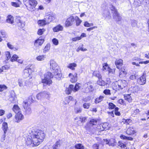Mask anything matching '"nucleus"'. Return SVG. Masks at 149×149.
<instances>
[{"label": "nucleus", "instance_id": "1", "mask_svg": "<svg viewBox=\"0 0 149 149\" xmlns=\"http://www.w3.org/2000/svg\"><path fill=\"white\" fill-rule=\"evenodd\" d=\"M33 141L36 145H38L42 142L45 138V134L43 132L39 130L32 132V134Z\"/></svg>", "mask_w": 149, "mask_h": 149}, {"label": "nucleus", "instance_id": "2", "mask_svg": "<svg viewBox=\"0 0 149 149\" xmlns=\"http://www.w3.org/2000/svg\"><path fill=\"white\" fill-rule=\"evenodd\" d=\"M50 69L52 72L54 73V77L58 79L61 78L62 77V74L56 63L53 60H51L50 61Z\"/></svg>", "mask_w": 149, "mask_h": 149}, {"label": "nucleus", "instance_id": "3", "mask_svg": "<svg viewBox=\"0 0 149 149\" xmlns=\"http://www.w3.org/2000/svg\"><path fill=\"white\" fill-rule=\"evenodd\" d=\"M54 77V74L52 75L50 72H47L44 75V79H42V82L46 84L49 85L52 84V81L51 79Z\"/></svg>", "mask_w": 149, "mask_h": 149}, {"label": "nucleus", "instance_id": "4", "mask_svg": "<svg viewBox=\"0 0 149 149\" xmlns=\"http://www.w3.org/2000/svg\"><path fill=\"white\" fill-rule=\"evenodd\" d=\"M109 8H110L112 13L113 14V18L115 20L119 21L121 20L122 17L118 13L117 10L112 5H110Z\"/></svg>", "mask_w": 149, "mask_h": 149}, {"label": "nucleus", "instance_id": "5", "mask_svg": "<svg viewBox=\"0 0 149 149\" xmlns=\"http://www.w3.org/2000/svg\"><path fill=\"white\" fill-rule=\"evenodd\" d=\"M102 15L105 19H110L111 17L110 12L108 9V7L105 5H102Z\"/></svg>", "mask_w": 149, "mask_h": 149}, {"label": "nucleus", "instance_id": "6", "mask_svg": "<svg viewBox=\"0 0 149 149\" xmlns=\"http://www.w3.org/2000/svg\"><path fill=\"white\" fill-rule=\"evenodd\" d=\"M50 95L49 93L44 91L37 94L36 97L38 100H40L45 98H48L50 97Z\"/></svg>", "mask_w": 149, "mask_h": 149}, {"label": "nucleus", "instance_id": "7", "mask_svg": "<svg viewBox=\"0 0 149 149\" xmlns=\"http://www.w3.org/2000/svg\"><path fill=\"white\" fill-rule=\"evenodd\" d=\"M29 5L27 9L30 11H33L35 10V7L38 4L37 2L35 0H29Z\"/></svg>", "mask_w": 149, "mask_h": 149}, {"label": "nucleus", "instance_id": "8", "mask_svg": "<svg viewBox=\"0 0 149 149\" xmlns=\"http://www.w3.org/2000/svg\"><path fill=\"white\" fill-rule=\"evenodd\" d=\"M74 21V19L72 16H70L68 18L65 22V26L66 27H68L71 26Z\"/></svg>", "mask_w": 149, "mask_h": 149}, {"label": "nucleus", "instance_id": "9", "mask_svg": "<svg viewBox=\"0 0 149 149\" xmlns=\"http://www.w3.org/2000/svg\"><path fill=\"white\" fill-rule=\"evenodd\" d=\"M55 18V14L53 13H50L47 15L45 18L48 24H49L50 22L54 20Z\"/></svg>", "mask_w": 149, "mask_h": 149}, {"label": "nucleus", "instance_id": "10", "mask_svg": "<svg viewBox=\"0 0 149 149\" xmlns=\"http://www.w3.org/2000/svg\"><path fill=\"white\" fill-rule=\"evenodd\" d=\"M24 118V116L22 114L21 112H19L16 114L15 115L14 121L15 122L19 123Z\"/></svg>", "mask_w": 149, "mask_h": 149}, {"label": "nucleus", "instance_id": "11", "mask_svg": "<svg viewBox=\"0 0 149 149\" xmlns=\"http://www.w3.org/2000/svg\"><path fill=\"white\" fill-rule=\"evenodd\" d=\"M84 87L85 88V92L88 93L93 89V86L91 85L90 82H88L84 85Z\"/></svg>", "mask_w": 149, "mask_h": 149}, {"label": "nucleus", "instance_id": "12", "mask_svg": "<svg viewBox=\"0 0 149 149\" xmlns=\"http://www.w3.org/2000/svg\"><path fill=\"white\" fill-rule=\"evenodd\" d=\"M31 138H27L26 140V144L27 145H30L32 146H37L38 145H36L34 141H33V137L32 134H31Z\"/></svg>", "mask_w": 149, "mask_h": 149}, {"label": "nucleus", "instance_id": "13", "mask_svg": "<svg viewBox=\"0 0 149 149\" xmlns=\"http://www.w3.org/2000/svg\"><path fill=\"white\" fill-rule=\"evenodd\" d=\"M44 40L41 37H40L38 39L35 40L34 42V45L36 47H38L41 46L43 43Z\"/></svg>", "mask_w": 149, "mask_h": 149}, {"label": "nucleus", "instance_id": "14", "mask_svg": "<svg viewBox=\"0 0 149 149\" xmlns=\"http://www.w3.org/2000/svg\"><path fill=\"white\" fill-rule=\"evenodd\" d=\"M120 89H121L124 88L127 85V83L125 80H120L118 81Z\"/></svg>", "mask_w": 149, "mask_h": 149}, {"label": "nucleus", "instance_id": "15", "mask_svg": "<svg viewBox=\"0 0 149 149\" xmlns=\"http://www.w3.org/2000/svg\"><path fill=\"white\" fill-rule=\"evenodd\" d=\"M30 66L29 65L28 66L26 67L24 70V75L25 77H29L30 75V73H31V70L30 68Z\"/></svg>", "mask_w": 149, "mask_h": 149}, {"label": "nucleus", "instance_id": "16", "mask_svg": "<svg viewBox=\"0 0 149 149\" xmlns=\"http://www.w3.org/2000/svg\"><path fill=\"white\" fill-rule=\"evenodd\" d=\"M138 83L140 85H143L146 82V77L144 75H143L140 78H139L138 80Z\"/></svg>", "mask_w": 149, "mask_h": 149}, {"label": "nucleus", "instance_id": "17", "mask_svg": "<svg viewBox=\"0 0 149 149\" xmlns=\"http://www.w3.org/2000/svg\"><path fill=\"white\" fill-rule=\"evenodd\" d=\"M115 65L116 66V67L118 69H119L123 64V60L121 59H117L116 60Z\"/></svg>", "mask_w": 149, "mask_h": 149}, {"label": "nucleus", "instance_id": "18", "mask_svg": "<svg viewBox=\"0 0 149 149\" xmlns=\"http://www.w3.org/2000/svg\"><path fill=\"white\" fill-rule=\"evenodd\" d=\"M77 73L74 74L73 75H72L71 73L69 74V77H71L70 80L72 82H76L77 80Z\"/></svg>", "mask_w": 149, "mask_h": 149}, {"label": "nucleus", "instance_id": "19", "mask_svg": "<svg viewBox=\"0 0 149 149\" xmlns=\"http://www.w3.org/2000/svg\"><path fill=\"white\" fill-rule=\"evenodd\" d=\"M63 29V26L60 24L54 27L53 29L54 32H57L59 31H62Z\"/></svg>", "mask_w": 149, "mask_h": 149}, {"label": "nucleus", "instance_id": "20", "mask_svg": "<svg viewBox=\"0 0 149 149\" xmlns=\"http://www.w3.org/2000/svg\"><path fill=\"white\" fill-rule=\"evenodd\" d=\"M72 91H73V85H70L68 88H66L65 92L66 94H69Z\"/></svg>", "mask_w": 149, "mask_h": 149}, {"label": "nucleus", "instance_id": "21", "mask_svg": "<svg viewBox=\"0 0 149 149\" xmlns=\"http://www.w3.org/2000/svg\"><path fill=\"white\" fill-rule=\"evenodd\" d=\"M13 111L16 114L19 112H21L20 109L17 105H14L13 108Z\"/></svg>", "mask_w": 149, "mask_h": 149}, {"label": "nucleus", "instance_id": "22", "mask_svg": "<svg viewBox=\"0 0 149 149\" xmlns=\"http://www.w3.org/2000/svg\"><path fill=\"white\" fill-rule=\"evenodd\" d=\"M38 23L39 25L42 26L45 25L47 24H48L47 22H46V20L45 18L42 20H38Z\"/></svg>", "mask_w": 149, "mask_h": 149}, {"label": "nucleus", "instance_id": "23", "mask_svg": "<svg viewBox=\"0 0 149 149\" xmlns=\"http://www.w3.org/2000/svg\"><path fill=\"white\" fill-rule=\"evenodd\" d=\"M126 132L127 134L131 135L134 134L135 132L133 128L130 127L127 129Z\"/></svg>", "mask_w": 149, "mask_h": 149}, {"label": "nucleus", "instance_id": "24", "mask_svg": "<svg viewBox=\"0 0 149 149\" xmlns=\"http://www.w3.org/2000/svg\"><path fill=\"white\" fill-rule=\"evenodd\" d=\"M93 75L97 77L99 79H101L102 76L99 71H95L93 73Z\"/></svg>", "mask_w": 149, "mask_h": 149}, {"label": "nucleus", "instance_id": "25", "mask_svg": "<svg viewBox=\"0 0 149 149\" xmlns=\"http://www.w3.org/2000/svg\"><path fill=\"white\" fill-rule=\"evenodd\" d=\"M112 87L113 89L115 90H118L120 89L118 81H116L113 84Z\"/></svg>", "mask_w": 149, "mask_h": 149}, {"label": "nucleus", "instance_id": "26", "mask_svg": "<svg viewBox=\"0 0 149 149\" xmlns=\"http://www.w3.org/2000/svg\"><path fill=\"white\" fill-rule=\"evenodd\" d=\"M77 66V65L75 63H70L67 66L68 68H69L72 70H75V68Z\"/></svg>", "mask_w": 149, "mask_h": 149}, {"label": "nucleus", "instance_id": "27", "mask_svg": "<svg viewBox=\"0 0 149 149\" xmlns=\"http://www.w3.org/2000/svg\"><path fill=\"white\" fill-rule=\"evenodd\" d=\"M6 21L7 22L12 24L13 23V17L11 15H9L7 17Z\"/></svg>", "mask_w": 149, "mask_h": 149}, {"label": "nucleus", "instance_id": "28", "mask_svg": "<svg viewBox=\"0 0 149 149\" xmlns=\"http://www.w3.org/2000/svg\"><path fill=\"white\" fill-rule=\"evenodd\" d=\"M61 142L60 141H57L55 144L53 146L54 149H59L60 146Z\"/></svg>", "mask_w": 149, "mask_h": 149}, {"label": "nucleus", "instance_id": "29", "mask_svg": "<svg viewBox=\"0 0 149 149\" xmlns=\"http://www.w3.org/2000/svg\"><path fill=\"white\" fill-rule=\"evenodd\" d=\"M2 128L4 131V134H6L8 129V124L6 122L3 123L2 124Z\"/></svg>", "mask_w": 149, "mask_h": 149}, {"label": "nucleus", "instance_id": "30", "mask_svg": "<svg viewBox=\"0 0 149 149\" xmlns=\"http://www.w3.org/2000/svg\"><path fill=\"white\" fill-rule=\"evenodd\" d=\"M104 97L103 96H100L99 97L97 98L95 100V102L96 104L99 103L100 102L102 101L104 98Z\"/></svg>", "mask_w": 149, "mask_h": 149}, {"label": "nucleus", "instance_id": "31", "mask_svg": "<svg viewBox=\"0 0 149 149\" xmlns=\"http://www.w3.org/2000/svg\"><path fill=\"white\" fill-rule=\"evenodd\" d=\"M143 1V0H135L134 3L136 7L141 5Z\"/></svg>", "mask_w": 149, "mask_h": 149}, {"label": "nucleus", "instance_id": "32", "mask_svg": "<svg viewBox=\"0 0 149 149\" xmlns=\"http://www.w3.org/2000/svg\"><path fill=\"white\" fill-rule=\"evenodd\" d=\"M18 25L20 27H23L25 26L24 22L20 19H18Z\"/></svg>", "mask_w": 149, "mask_h": 149}, {"label": "nucleus", "instance_id": "33", "mask_svg": "<svg viewBox=\"0 0 149 149\" xmlns=\"http://www.w3.org/2000/svg\"><path fill=\"white\" fill-rule=\"evenodd\" d=\"M124 99L125 100L129 102H131L132 101V98L130 95H124Z\"/></svg>", "mask_w": 149, "mask_h": 149}, {"label": "nucleus", "instance_id": "34", "mask_svg": "<svg viewBox=\"0 0 149 149\" xmlns=\"http://www.w3.org/2000/svg\"><path fill=\"white\" fill-rule=\"evenodd\" d=\"M45 58V56L42 55L38 56L36 58V59L38 61H43L44 60Z\"/></svg>", "mask_w": 149, "mask_h": 149}, {"label": "nucleus", "instance_id": "35", "mask_svg": "<svg viewBox=\"0 0 149 149\" xmlns=\"http://www.w3.org/2000/svg\"><path fill=\"white\" fill-rule=\"evenodd\" d=\"M97 84L101 86H104L106 84V82L101 79H99L97 82Z\"/></svg>", "mask_w": 149, "mask_h": 149}, {"label": "nucleus", "instance_id": "36", "mask_svg": "<svg viewBox=\"0 0 149 149\" xmlns=\"http://www.w3.org/2000/svg\"><path fill=\"white\" fill-rule=\"evenodd\" d=\"M80 86L79 84H76L74 87L73 86V92H75L78 91L79 89Z\"/></svg>", "mask_w": 149, "mask_h": 149}, {"label": "nucleus", "instance_id": "37", "mask_svg": "<svg viewBox=\"0 0 149 149\" xmlns=\"http://www.w3.org/2000/svg\"><path fill=\"white\" fill-rule=\"evenodd\" d=\"M75 147L77 149H84V146L80 143L76 144Z\"/></svg>", "mask_w": 149, "mask_h": 149}, {"label": "nucleus", "instance_id": "38", "mask_svg": "<svg viewBox=\"0 0 149 149\" xmlns=\"http://www.w3.org/2000/svg\"><path fill=\"white\" fill-rule=\"evenodd\" d=\"M131 25L132 27H137V22L135 20H132L131 21Z\"/></svg>", "mask_w": 149, "mask_h": 149}, {"label": "nucleus", "instance_id": "39", "mask_svg": "<svg viewBox=\"0 0 149 149\" xmlns=\"http://www.w3.org/2000/svg\"><path fill=\"white\" fill-rule=\"evenodd\" d=\"M23 106L24 109H26L30 107V105L28 103V102L26 101H24L23 104Z\"/></svg>", "mask_w": 149, "mask_h": 149}, {"label": "nucleus", "instance_id": "40", "mask_svg": "<svg viewBox=\"0 0 149 149\" xmlns=\"http://www.w3.org/2000/svg\"><path fill=\"white\" fill-rule=\"evenodd\" d=\"M108 71V73L109 75H112L115 73V69H111L109 68Z\"/></svg>", "mask_w": 149, "mask_h": 149}, {"label": "nucleus", "instance_id": "41", "mask_svg": "<svg viewBox=\"0 0 149 149\" xmlns=\"http://www.w3.org/2000/svg\"><path fill=\"white\" fill-rule=\"evenodd\" d=\"M109 67L107 63H104L103 64V70H105L106 71H108Z\"/></svg>", "mask_w": 149, "mask_h": 149}, {"label": "nucleus", "instance_id": "42", "mask_svg": "<svg viewBox=\"0 0 149 149\" xmlns=\"http://www.w3.org/2000/svg\"><path fill=\"white\" fill-rule=\"evenodd\" d=\"M24 109L26 114L29 115L31 113V108L30 107H28L26 109Z\"/></svg>", "mask_w": 149, "mask_h": 149}, {"label": "nucleus", "instance_id": "43", "mask_svg": "<svg viewBox=\"0 0 149 149\" xmlns=\"http://www.w3.org/2000/svg\"><path fill=\"white\" fill-rule=\"evenodd\" d=\"M18 56L15 54L10 59L11 61L13 62L14 61H16L17 60Z\"/></svg>", "mask_w": 149, "mask_h": 149}, {"label": "nucleus", "instance_id": "44", "mask_svg": "<svg viewBox=\"0 0 149 149\" xmlns=\"http://www.w3.org/2000/svg\"><path fill=\"white\" fill-rule=\"evenodd\" d=\"M120 72L119 73V75L120 76L122 74H123L125 75L127 74V72L125 69L122 68L120 70Z\"/></svg>", "mask_w": 149, "mask_h": 149}, {"label": "nucleus", "instance_id": "45", "mask_svg": "<svg viewBox=\"0 0 149 149\" xmlns=\"http://www.w3.org/2000/svg\"><path fill=\"white\" fill-rule=\"evenodd\" d=\"M118 145L121 148H125L126 146V144H124L122 141H119Z\"/></svg>", "mask_w": 149, "mask_h": 149}, {"label": "nucleus", "instance_id": "46", "mask_svg": "<svg viewBox=\"0 0 149 149\" xmlns=\"http://www.w3.org/2000/svg\"><path fill=\"white\" fill-rule=\"evenodd\" d=\"M81 21L79 17L77 16L76 17V23L77 26H78L80 24Z\"/></svg>", "mask_w": 149, "mask_h": 149}, {"label": "nucleus", "instance_id": "47", "mask_svg": "<svg viewBox=\"0 0 149 149\" xmlns=\"http://www.w3.org/2000/svg\"><path fill=\"white\" fill-rule=\"evenodd\" d=\"M45 30V29L43 28L42 29H39L37 33L39 35H42Z\"/></svg>", "mask_w": 149, "mask_h": 149}, {"label": "nucleus", "instance_id": "48", "mask_svg": "<svg viewBox=\"0 0 149 149\" xmlns=\"http://www.w3.org/2000/svg\"><path fill=\"white\" fill-rule=\"evenodd\" d=\"M90 105V103H85L83 104V107L84 109H88Z\"/></svg>", "mask_w": 149, "mask_h": 149}, {"label": "nucleus", "instance_id": "49", "mask_svg": "<svg viewBox=\"0 0 149 149\" xmlns=\"http://www.w3.org/2000/svg\"><path fill=\"white\" fill-rule=\"evenodd\" d=\"M50 48V45L49 44H47L43 50L44 53H46L47 51H48Z\"/></svg>", "mask_w": 149, "mask_h": 149}, {"label": "nucleus", "instance_id": "50", "mask_svg": "<svg viewBox=\"0 0 149 149\" xmlns=\"http://www.w3.org/2000/svg\"><path fill=\"white\" fill-rule=\"evenodd\" d=\"M108 144L110 146H114L115 145L114 140L113 139H111L109 140Z\"/></svg>", "mask_w": 149, "mask_h": 149}, {"label": "nucleus", "instance_id": "51", "mask_svg": "<svg viewBox=\"0 0 149 149\" xmlns=\"http://www.w3.org/2000/svg\"><path fill=\"white\" fill-rule=\"evenodd\" d=\"M97 121L95 119H92L90 120L89 123L92 125H96L97 123Z\"/></svg>", "mask_w": 149, "mask_h": 149}, {"label": "nucleus", "instance_id": "52", "mask_svg": "<svg viewBox=\"0 0 149 149\" xmlns=\"http://www.w3.org/2000/svg\"><path fill=\"white\" fill-rule=\"evenodd\" d=\"M52 42L55 45H58V41L56 38H54L52 40Z\"/></svg>", "mask_w": 149, "mask_h": 149}, {"label": "nucleus", "instance_id": "53", "mask_svg": "<svg viewBox=\"0 0 149 149\" xmlns=\"http://www.w3.org/2000/svg\"><path fill=\"white\" fill-rule=\"evenodd\" d=\"M87 50L86 49H84L83 47H80V46L77 48L76 51L77 52H79L80 50L82 51H85Z\"/></svg>", "mask_w": 149, "mask_h": 149}, {"label": "nucleus", "instance_id": "54", "mask_svg": "<svg viewBox=\"0 0 149 149\" xmlns=\"http://www.w3.org/2000/svg\"><path fill=\"white\" fill-rule=\"evenodd\" d=\"M18 82L20 87H22L23 86V81L22 79H19L18 80Z\"/></svg>", "mask_w": 149, "mask_h": 149}, {"label": "nucleus", "instance_id": "55", "mask_svg": "<svg viewBox=\"0 0 149 149\" xmlns=\"http://www.w3.org/2000/svg\"><path fill=\"white\" fill-rule=\"evenodd\" d=\"M7 88V87L5 85H0V91H3L4 90Z\"/></svg>", "mask_w": 149, "mask_h": 149}, {"label": "nucleus", "instance_id": "56", "mask_svg": "<svg viewBox=\"0 0 149 149\" xmlns=\"http://www.w3.org/2000/svg\"><path fill=\"white\" fill-rule=\"evenodd\" d=\"M116 107V106L112 103L110 102L109 104V109H113Z\"/></svg>", "mask_w": 149, "mask_h": 149}, {"label": "nucleus", "instance_id": "57", "mask_svg": "<svg viewBox=\"0 0 149 149\" xmlns=\"http://www.w3.org/2000/svg\"><path fill=\"white\" fill-rule=\"evenodd\" d=\"M86 118L85 117H83L81 116L79 117L78 118V120L79 121H81V123L84 122Z\"/></svg>", "mask_w": 149, "mask_h": 149}, {"label": "nucleus", "instance_id": "58", "mask_svg": "<svg viewBox=\"0 0 149 149\" xmlns=\"http://www.w3.org/2000/svg\"><path fill=\"white\" fill-rule=\"evenodd\" d=\"M16 97L14 96H11L9 98V100L12 102H14L16 101Z\"/></svg>", "mask_w": 149, "mask_h": 149}, {"label": "nucleus", "instance_id": "59", "mask_svg": "<svg viewBox=\"0 0 149 149\" xmlns=\"http://www.w3.org/2000/svg\"><path fill=\"white\" fill-rule=\"evenodd\" d=\"M103 93L106 95H110L111 93H110V91L109 89H105L104 90Z\"/></svg>", "mask_w": 149, "mask_h": 149}, {"label": "nucleus", "instance_id": "60", "mask_svg": "<svg viewBox=\"0 0 149 149\" xmlns=\"http://www.w3.org/2000/svg\"><path fill=\"white\" fill-rule=\"evenodd\" d=\"M91 100V97L89 96H88L85 98H83L82 100L85 102H87Z\"/></svg>", "mask_w": 149, "mask_h": 149}, {"label": "nucleus", "instance_id": "61", "mask_svg": "<svg viewBox=\"0 0 149 149\" xmlns=\"http://www.w3.org/2000/svg\"><path fill=\"white\" fill-rule=\"evenodd\" d=\"M35 97L34 96L31 95L29 97V100L30 102L31 101L32 102H34Z\"/></svg>", "mask_w": 149, "mask_h": 149}, {"label": "nucleus", "instance_id": "62", "mask_svg": "<svg viewBox=\"0 0 149 149\" xmlns=\"http://www.w3.org/2000/svg\"><path fill=\"white\" fill-rule=\"evenodd\" d=\"M5 54L7 58V59L8 60L11 57L10 54L8 52H6L5 53Z\"/></svg>", "mask_w": 149, "mask_h": 149}, {"label": "nucleus", "instance_id": "63", "mask_svg": "<svg viewBox=\"0 0 149 149\" xmlns=\"http://www.w3.org/2000/svg\"><path fill=\"white\" fill-rule=\"evenodd\" d=\"M11 5L15 7H18L19 6V4L16 2H12L11 3Z\"/></svg>", "mask_w": 149, "mask_h": 149}, {"label": "nucleus", "instance_id": "64", "mask_svg": "<svg viewBox=\"0 0 149 149\" xmlns=\"http://www.w3.org/2000/svg\"><path fill=\"white\" fill-rule=\"evenodd\" d=\"M81 111L82 109L81 108H77L75 109V111L77 113H81Z\"/></svg>", "mask_w": 149, "mask_h": 149}]
</instances>
